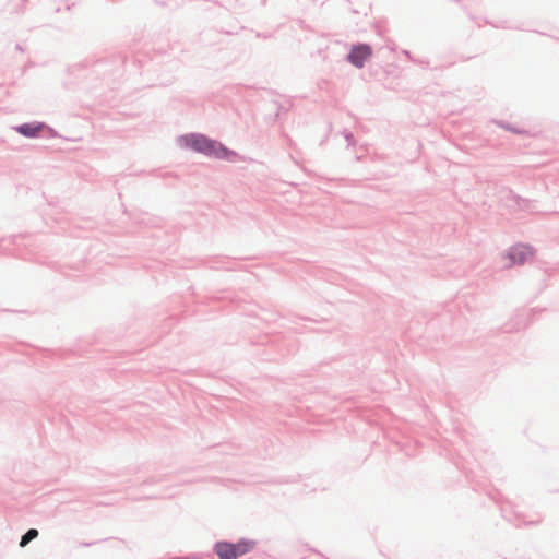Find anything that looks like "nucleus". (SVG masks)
I'll list each match as a JSON object with an SVG mask.
<instances>
[{
  "label": "nucleus",
  "instance_id": "1a4fd4ad",
  "mask_svg": "<svg viewBox=\"0 0 559 559\" xmlns=\"http://www.w3.org/2000/svg\"><path fill=\"white\" fill-rule=\"evenodd\" d=\"M495 123L497 126H499L500 128L507 130V131H510L514 134H524L526 131L524 129H521L519 127H515L511 123H509L508 121H504V120H496Z\"/></svg>",
  "mask_w": 559,
  "mask_h": 559
},
{
  "label": "nucleus",
  "instance_id": "7ed1b4c3",
  "mask_svg": "<svg viewBox=\"0 0 559 559\" xmlns=\"http://www.w3.org/2000/svg\"><path fill=\"white\" fill-rule=\"evenodd\" d=\"M372 56V47L367 43L353 44L348 53L346 55V61L353 64L357 69L365 67L367 60Z\"/></svg>",
  "mask_w": 559,
  "mask_h": 559
},
{
  "label": "nucleus",
  "instance_id": "9d476101",
  "mask_svg": "<svg viewBox=\"0 0 559 559\" xmlns=\"http://www.w3.org/2000/svg\"><path fill=\"white\" fill-rule=\"evenodd\" d=\"M43 135L48 139H55V138L59 136L58 132L52 127H50L48 124L46 128H44Z\"/></svg>",
  "mask_w": 559,
  "mask_h": 559
},
{
  "label": "nucleus",
  "instance_id": "dca6fc26",
  "mask_svg": "<svg viewBox=\"0 0 559 559\" xmlns=\"http://www.w3.org/2000/svg\"><path fill=\"white\" fill-rule=\"evenodd\" d=\"M521 201H525V200H524V199H522V198H520V197H518V198H516V205L522 206V205H521Z\"/></svg>",
  "mask_w": 559,
  "mask_h": 559
},
{
  "label": "nucleus",
  "instance_id": "f257e3e1",
  "mask_svg": "<svg viewBox=\"0 0 559 559\" xmlns=\"http://www.w3.org/2000/svg\"><path fill=\"white\" fill-rule=\"evenodd\" d=\"M177 144L191 152L202 154L210 158L229 163L253 162L252 158L240 155L223 142L200 132H190L177 138Z\"/></svg>",
  "mask_w": 559,
  "mask_h": 559
},
{
  "label": "nucleus",
  "instance_id": "f03ea898",
  "mask_svg": "<svg viewBox=\"0 0 559 559\" xmlns=\"http://www.w3.org/2000/svg\"><path fill=\"white\" fill-rule=\"evenodd\" d=\"M123 60L120 57H104L98 59H85L84 61L68 68L70 73H74L80 70H91L92 74L107 75L115 72L117 68H120Z\"/></svg>",
  "mask_w": 559,
  "mask_h": 559
},
{
  "label": "nucleus",
  "instance_id": "423d86ee",
  "mask_svg": "<svg viewBox=\"0 0 559 559\" xmlns=\"http://www.w3.org/2000/svg\"><path fill=\"white\" fill-rule=\"evenodd\" d=\"M212 551L217 556V559H238L235 552L234 542L230 540H216L213 545Z\"/></svg>",
  "mask_w": 559,
  "mask_h": 559
},
{
  "label": "nucleus",
  "instance_id": "6ab92c4d",
  "mask_svg": "<svg viewBox=\"0 0 559 559\" xmlns=\"http://www.w3.org/2000/svg\"><path fill=\"white\" fill-rule=\"evenodd\" d=\"M22 2H26L27 0H21Z\"/></svg>",
  "mask_w": 559,
  "mask_h": 559
},
{
  "label": "nucleus",
  "instance_id": "ddd939ff",
  "mask_svg": "<svg viewBox=\"0 0 559 559\" xmlns=\"http://www.w3.org/2000/svg\"><path fill=\"white\" fill-rule=\"evenodd\" d=\"M514 516H515L516 520H520L521 523H523L524 525H537L542 521L540 519H537V520H534V521H526V520H524L523 515L520 514V513H515Z\"/></svg>",
  "mask_w": 559,
  "mask_h": 559
},
{
  "label": "nucleus",
  "instance_id": "f3484780",
  "mask_svg": "<svg viewBox=\"0 0 559 559\" xmlns=\"http://www.w3.org/2000/svg\"><path fill=\"white\" fill-rule=\"evenodd\" d=\"M15 49L20 50V51H23V47L20 44H16Z\"/></svg>",
  "mask_w": 559,
  "mask_h": 559
},
{
  "label": "nucleus",
  "instance_id": "20e7f679",
  "mask_svg": "<svg viewBox=\"0 0 559 559\" xmlns=\"http://www.w3.org/2000/svg\"><path fill=\"white\" fill-rule=\"evenodd\" d=\"M534 253L535 250L532 246L525 243H516L507 250L506 258L510 261L511 265H522L530 257H533Z\"/></svg>",
  "mask_w": 559,
  "mask_h": 559
},
{
  "label": "nucleus",
  "instance_id": "39448f33",
  "mask_svg": "<svg viewBox=\"0 0 559 559\" xmlns=\"http://www.w3.org/2000/svg\"><path fill=\"white\" fill-rule=\"evenodd\" d=\"M47 127L46 122L43 121H32L24 122L13 127V129L22 136L26 139H37L43 136L44 128Z\"/></svg>",
  "mask_w": 559,
  "mask_h": 559
},
{
  "label": "nucleus",
  "instance_id": "4468645a",
  "mask_svg": "<svg viewBox=\"0 0 559 559\" xmlns=\"http://www.w3.org/2000/svg\"><path fill=\"white\" fill-rule=\"evenodd\" d=\"M272 106L273 109L275 110V118H278L281 116L282 110H285V107L278 102H274Z\"/></svg>",
  "mask_w": 559,
  "mask_h": 559
},
{
  "label": "nucleus",
  "instance_id": "9b49d317",
  "mask_svg": "<svg viewBox=\"0 0 559 559\" xmlns=\"http://www.w3.org/2000/svg\"><path fill=\"white\" fill-rule=\"evenodd\" d=\"M209 554L195 552L183 557H173L171 559H204Z\"/></svg>",
  "mask_w": 559,
  "mask_h": 559
},
{
  "label": "nucleus",
  "instance_id": "2eb2a0df",
  "mask_svg": "<svg viewBox=\"0 0 559 559\" xmlns=\"http://www.w3.org/2000/svg\"><path fill=\"white\" fill-rule=\"evenodd\" d=\"M160 481V479L156 478V477H151L148 479H146L143 484H156Z\"/></svg>",
  "mask_w": 559,
  "mask_h": 559
},
{
  "label": "nucleus",
  "instance_id": "6e6552de",
  "mask_svg": "<svg viewBox=\"0 0 559 559\" xmlns=\"http://www.w3.org/2000/svg\"><path fill=\"white\" fill-rule=\"evenodd\" d=\"M39 535V532L37 528H28L20 539V547H26L31 542L36 539Z\"/></svg>",
  "mask_w": 559,
  "mask_h": 559
},
{
  "label": "nucleus",
  "instance_id": "f8f14e48",
  "mask_svg": "<svg viewBox=\"0 0 559 559\" xmlns=\"http://www.w3.org/2000/svg\"><path fill=\"white\" fill-rule=\"evenodd\" d=\"M344 138H345L348 146H355L356 145V140H355V136H354L353 132H350L348 130H344Z\"/></svg>",
  "mask_w": 559,
  "mask_h": 559
},
{
  "label": "nucleus",
  "instance_id": "0eeeda50",
  "mask_svg": "<svg viewBox=\"0 0 559 559\" xmlns=\"http://www.w3.org/2000/svg\"><path fill=\"white\" fill-rule=\"evenodd\" d=\"M234 545L237 558H240L251 552L255 548L257 542L254 539L241 537L237 542H234Z\"/></svg>",
  "mask_w": 559,
  "mask_h": 559
},
{
  "label": "nucleus",
  "instance_id": "a211bd4d",
  "mask_svg": "<svg viewBox=\"0 0 559 559\" xmlns=\"http://www.w3.org/2000/svg\"><path fill=\"white\" fill-rule=\"evenodd\" d=\"M94 544H95V543L93 542V543H85V544H83V545H84V546H92V545H94Z\"/></svg>",
  "mask_w": 559,
  "mask_h": 559
}]
</instances>
